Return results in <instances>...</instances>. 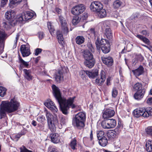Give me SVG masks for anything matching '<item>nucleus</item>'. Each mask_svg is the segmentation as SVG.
Wrapping results in <instances>:
<instances>
[{
    "label": "nucleus",
    "instance_id": "obj_16",
    "mask_svg": "<svg viewBox=\"0 0 152 152\" xmlns=\"http://www.w3.org/2000/svg\"><path fill=\"white\" fill-rule=\"evenodd\" d=\"M145 92V90L143 89L142 91H137L134 94V97L137 100H140L142 99Z\"/></svg>",
    "mask_w": 152,
    "mask_h": 152
},
{
    "label": "nucleus",
    "instance_id": "obj_18",
    "mask_svg": "<svg viewBox=\"0 0 152 152\" xmlns=\"http://www.w3.org/2000/svg\"><path fill=\"white\" fill-rule=\"evenodd\" d=\"M132 72L136 77L139 76L144 72V68L142 66H140L138 68L132 70Z\"/></svg>",
    "mask_w": 152,
    "mask_h": 152
},
{
    "label": "nucleus",
    "instance_id": "obj_1",
    "mask_svg": "<svg viewBox=\"0 0 152 152\" xmlns=\"http://www.w3.org/2000/svg\"><path fill=\"white\" fill-rule=\"evenodd\" d=\"M53 94L58 102L60 109L62 113L67 115L68 113V110L71 107L74 109L77 107V106L73 104L75 97H70L67 100L64 98L61 97L60 91L59 89L55 85L52 86Z\"/></svg>",
    "mask_w": 152,
    "mask_h": 152
},
{
    "label": "nucleus",
    "instance_id": "obj_4",
    "mask_svg": "<svg viewBox=\"0 0 152 152\" xmlns=\"http://www.w3.org/2000/svg\"><path fill=\"white\" fill-rule=\"evenodd\" d=\"M133 115L135 117L137 118L140 116L148 117L149 116L152 115V108L149 107L146 109L142 108L136 109L133 111Z\"/></svg>",
    "mask_w": 152,
    "mask_h": 152
},
{
    "label": "nucleus",
    "instance_id": "obj_37",
    "mask_svg": "<svg viewBox=\"0 0 152 152\" xmlns=\"http://www.w3.org/2000/svg\"><path fill=\"white\" fill-rule=\"evenodd\" d=\"M15 20H16L15 25L17 24L18 22H21L23 21H24L22 14H20L17 17L15 16Z\"/></svg>",
    "mask_w": 152,
    "mask_h": 152
},
{
    "label": "nucleus",
    "instance_id": "obj_36",
    "mask_svg": "<svg viewBox=\"0 0 152 152\" xmlns=\"http://www.w3.org/2000/svg\"><path fill=\"white\" fill-rule=\"evenodd\" d=\"M133 89L137 91H142L143 88H142V85L141 83H137L133 86Z\"/></svg>",
    "mask_w": 152,
    "mask_h": 152
},
{
    "label": "nucleus",
    "instance_id": "obj_20",
    "mask_svg": "<svg viewBox=\"0 0 152 152\" xmlns=\"http://www.w3.org/2000/svg\"><path fill=\"white\" fill-rule=\"evenodd\" d=\"M22 14L24 21H27L31 18L33 16V14L29 11L25 12Z\"/></svg>",
    "mask_w": 152,
    "mask_h": 152
},
{
    "label": "nucleus",
    "instance_id": "obj_25",
    "mask_svg": "<svg viewBox=\"0 0 152 152\" xmlns=\"http://www.w3.org/2000/svg\"><path fill=\"white\" fill-rule=\"evenodd\" d=\"M59 30L57 31L56 32L57 37L59 43L61 45L63 44L64 39L63 37V34Z\"/></svg>",
    "mask_w": 152,
    "mask_h": 152
},
{
    "label": "nucleus",
    "instance_id": "obj_62",
    "mask_svg": "<svg viewBox=\"0 0 152 152\" xmlns=\"http://www.w3.org/2000/svg\"><path fill=\"white\" fill-rule=\"evenodd\" d=\"M50 152H59L58 149L56 148H52Z\"/></svg>",
    "mask_w": 152,
    "mask_h": 152
},
{
    "label": "nucleus",
    "instance_id": "obj_48",
    "mask_svg": "<svg viewBox=\"0 0 152 152\" xmlns=\"http://www.w3.org/2000/svg\"><path fill=\"white\" fill-rule=\"evenodd\" d=\"M8 0H1V7H4L7 4Z\"/></svg>",
    "mask_w": 152,
    "mask_h": 152
},
{
    "label": "nucleus",
    "instance_id": "obj_19",
    "mask_svg": "<svg viewBox=\"0 0 152 152\" xmlns=\"http://www.w3.org/2000/svg\"><path fill=\"white\" fill-rule=\"evenodd\" d=\"M95 63V61L94 58L89 60H85L84 64L86 67L91 68L94 66Z\"/></svg>",
    "mask_w": 152,
    "mask_h": 152
},
{
    "label": "nucleus",
    "instance_id": "obj_55",
    "mask_svg": "<svg viewBox=\"0 0 152 152\" xmlns=\"http://www.w3.org/2000/svg\"><path fill=\"white\" fill-rule=\"evenodd\" d=\"M19 37V35L18 34H17L16 35V37L15 38V40L14 42L15 43V45L14 46V47L15 48L16 47V44L17 43V41Z\"/></svg>",
    "mask_w": 152,
    "mask_h": 152
},
{
    "label": "nucleus",
    "instance_id": "obj_12",
    "mask_svg": "<svg viewBox=\"0 0 152 152\" xmlns=\"http://www.w3.org/2000/svg\"><path fill=\"white\" fill-rule=\"evenodd\" d=\"M20 50L22 56L24 57L29 56L31 53L29 48L27 45H21L20 48Z\"/></svg>",
    "mask_w": 152,
    "mask_h": 152
},
{
    "label": "nucleus",
    "instance_id": "obj_42",
    "mask_svg": "<svg viewBox=\"0 0 152 152\" xmlns=\"http://www.w3.org/2000/svg\"><path fill=\"white\" fill-rule=\"evenodd\" d=\"M48 26L51 34L53 35L55 31L53 26L51 25V23L50 22L48 23Z\"/></svg>",
    "mask_w": 152,
    "mask_h": 152
},
{
    "label": "nucleus",
    "instance_id": "obj_10",
    "mask_svg": "<svg viewBox=\"0 0 152 152\" xmlns=\"http://www.w3.org/2000/svg\"><path fill=\"white\" fill-rule=\"evenodd\" d=\"M45 105L53 113L56 115L58 110L53 102L50 100H48L44 103Z\"/></svg>",
    "mask_w": 152,
    "mask_h": 152
},
{
    "label": "nucleus",
    "instance_id": "obj_31",
    "mask_svg": "<svg viewBox=\"0 0 152 152\" xmlns=\"http://www.w3.org/2000/svg\"><path fill=\"white\" fill-rule=\"evenodd\" d=\"M146 149L148 152L152 151V142L151 141L148 140L145 144Z\"/></svg>",
    "mask_w": 152,
    "mask_h": 152
},
{
    "label": "nucleus",
    "instance_id": "obj_58",
    "mask_svg": "<svg viewBox=\"0 0 152 152\" xmlns=\"http://www.w3.org/2000/svg\"><path fill=\"white\" fill-rule=\"evenodd\" d=\"M111 77H109L106 80V84L107 86H109L111 85L110 83V80H111Z\"/></svg>",
    "mask_w": 152,
    "mask_h": 152
},
{
    "label": "nucleus",
    "instance_id": "obj_46",
    "mask_svg": "<svg viewBox=\"0 0 152 152\" xmlns=\"http://www.w3.org/2000/svg\"><path fill=\"white\" fill-rule=\"evenodd\" d=\"M45 117L43 115L39 116L37 119V121L41 123H43V122L45 121Z\"/></svg>",
    "mask_w": 152,
    "mask_h": 152
},
{
    "label": "nucleus",
    "instance_id": "obj_14",
    "mask_svg": "<svg viewBox=\"0 0 152 152\" xmlns=\"http://www.w3.org/2000/svg\"><path fill=\"white\" fill-rule=\"evenodd\" d=\"M102 60L104 64L108 66H110L113 65V60L110 56L102 57Z\"/></svg>",
    "mask_w": 152,
    "mask_h": 152
},
{
    "label": "nucleus",
    "instance_id": "obj_61",
    "mask_svg": "<svg viewBox=\"0 0 152 152\" xmlns=\"http://www.w3.org/2000/svg\"><path fill=\"white\" fill-rule=\"evenodd\" d=\"M56 11L58 14H60L61 12V9L56 8Z\"/></svg>",
    "mask_w": 152,
    "mask_h": 152
},
{
    "label": "nucleus",
    "instance_id": "obj_27",
    "mask_svg": "<svg viewBox=\"0 0 152 152\" xmlns=\"http://www.w3.org/2000/svg\"><path fill=\"white\" fill-rule=\"evenodd\" d=\"M117 128H116L115 129V131L110 130L108 131L107 133V135L109 139L115 137L116 135L115 130H117Z\"/></svg>",
    "mask_w": 152,
    "mask_h": 152
},
{
    "label": "nucleus",
    "instance_id": "obj_3",
    "mask_svg": "<svg viewBox=\"0 0 152 152\" xmlns=\"http://www.w3.org/2000/svg\"><path fill=\"white\" fill-rule=\"evenodd\" d=\"M86 118L85 113L80 112L78 113L73 118V123L74 125L79 129L83 128L85 126Z\"/></svg>",
    "mask_w": 152,
    "mask_h": 152
},
{
    "label": "nucleus",
    "instance_id": "obj_6",
    "mask_svg": "<svg viewBox=\"0 0 152 152\" xmlns=\"http://www.w3.org/2000/svg\"><path fill=\"white\" fill-rule=\"evenodd\" d=\"M15 15L13 10L7 11L5 13V18L8 21L4 23L5 27L10 28L15 25L16 20H15Z\"/></svg>",
    "mask_w": 152,
    "mask_h": 152
},
{
    "label": "nucleus",
    "instance_id": "obj_38",
    "mask_svg": "<svg viewBox=\"0 0 152 152\" xmlns=\"http://www.w3.org/2000/svg\"><path fill=\"white\" fill-rule=\"evenodd\" d=\"M7 89L5 88L0 86V96L4 97L6 94Z\"/></svg>",
    "mask_w": 152,
    "mask_h": 152
},
{
    "label": "nucleus",
    "instance_id": "obj_47",
    "mask_svg": "<svg viewBox=\"0 0 152 152\" xmlns=\"http://www.w3.org/2000/svg\"><path fill=\"white\" fill-rule=\"evenodd\" d=\"M145 130L147 134L152 136V127H148Z\"/></svg>",
    "mask_w": 152,
    "mask_h": 152
},
{
    "label": "nucleus",
    "instance_id": "obj_39",
    "mask_svg": "<svg viewBox=\"0 0 152 152\" xmlns=\"http://www.w3.org/2000/svg\"><path fill=\"white\" fill-rule=\"evenodd\" d=\"M104 132L102 131H98L96 132V135L97 138L98 140L105 137L104 135Z\"/></svg>",
    "mask_w": 152,
    "mask_h": 152
},
{
    "label": "nucleus",
    "instance_id": "obj_34",
    "mask_svg": "<svg viewBox=\"0 0 152 152\" xmlns=\"http://www.w3.org/2000/svg\"><path fill=\"white\" fill-rule=\"evenodd\" d=\"M136 37L146 44H149L150 41L147 38L140 34L137 35Z\"/></svg>",
    "mask_w": 152,
    "mask_h": 152
},
{
    "label": "nucleus",
    "instance_id": "obj_49",
    "mask_svg": "<svg viewBox=\"0 0 152 152\" xmlns=\"http://www.w3.org/2000/svg\"><path fill=\"white\" fill-rule=\"evenodd\" d=\"M23 0H10V3L12 4H19Z\"/></svg>",
    "mask_w": 152,
    "mask_h": 152
},
{
    "label": "nucleus",
    "instance_id": "obj_60",
    "mask_svg": "<svg viewBox=\"0 0 152 152\" xmlns=\"http://www.w3.org/2000/svg\"><path fill=\"white\" fill-rule=\"evenodd\" d=\"M66 119L62 117L61 120V123L63 124H65L66 122Z\"/></svg>",
    "mask_w": 152,
    "mask_h": 152
},
{
    "label": "nucleus",
    "instance_id": "obj_40",
    "mask_svg": "<svg viewBox=\"0 0 152 152\" xmlns=\"http://www.w3.org/2000/svg\"><path fill=\"white\" fill-rule=\"evenodd\" d=\"M80 18L78 16H76L74 17L72 22L74 25H76L80 22Z\"/></svg>",
    "mask_w": 152,
    "mask_h": 152
},
{
    "label": "nucleus",
    "instance_id": "obj_63",
    "mask_svg": "<svg viewBox=\"0 0 152 152\" xmlns=\"http://www.w3.org/2000/svg\"><path fill=\"white\" fill-rule=\"evenodd\" d=\"M24 134L21 133L20 134H18L16 135L15 136V138H17L18 139H19L21 135H23Z\"/></svg>",
    "mask_w": 152,
    "mask_h": 152
},
{
    "label": "nucleus",
    "instance_id": "obj_35",
    "mask_svg": "<svg viewBox=\"0 0 152 152\" xmlns=\"http://www.w3.org/2000/svg\"><path fill=\"white\" fill-rule=\"evenodd\" d=\"M71 148L74 150L76 149V147L77 146V140L75 138H74L71 141L69 144Z\"/></svg>",
    "mask_w": 152,
    "mask_h": 152
},
{
    "label": "nucleus",
    "instance_id": "obj_13",
    "mask_svg": "<svg viewBox=\"0 0 152 152\" xmlns=\"http://www.w3.org/2000/svg\"><path fill=\"white\" fill-rule=\"evenodd\" d=\"M114 111L111 109H107L103 113L102 116L104 119H107L113 117L115 115Z\"/></svg>",
    "mask_w": 152,
    "mask_h": 152
},
{
    "label": "nucleus",
    "instance_id": "obj_15",
    "mask_svg": "<svg viewBox=\"0 0 152 152\" xmlns=\"http://www.w3.org/2000/svg\"><path fill=\"white\" fill-rule=\"evenodd\" d=\"M63 74L62 70H58V72L55 73L54 75V77L57 82L60 83L61 81L63 80Z\"/></svg>",
    "mask_w": 152,
    "mask_h": 152
},
{
    "label": "nucleus",
    "instance_id": "obj_41",
    "mask_svg": "<svg viewBox=\"0 0 152 152\" xmlns=\"http://www.w3.org/2000/svg\"><path fill=\"white\" fill-rule=\"evenodd\" d=\"M108 120V121H109L110 129L114 128L116 125V122L115 120L113 119Z\"/></svg>",
    "mask_w": 152,
    "mask_h": 152
},
{
    "label": "nucleus",
    "instance_id": "obj_64",
    "mask_svg": "<svg viewBox=\"0 0 152 152\" xmlns=\"http://www.w3.org/2000/svg\"><path fill=\"white\" fill-rule=\"evenodd\" d=\"M31 124L34 126H35L37 124V122L34 120L32 121Z\"/></svg>",
    "mask_w": 152,
    "mask_h": 152
},
{
    "label": "nucleus",
    "instance_id": "obj_54",
    "mask_svg": "<svg viewBox=\"0 0 152 152\" xmlns=\"http://www.w3.org/2000/svg\"><path fill=\"white\" fill-rule=\"evenodd\" d=\"M38 124L37 125L38 128L40 130H43L44 129V124L43 123Z\"/></svg>",
    "mask_w": 152,
    "mask_h": 152
},
{
    "label": "nucleus",
    "instance_id": "obj_30",
    "mask_svg": "<svg viewBox=\"0 0 152 152\" xmlns=\"http://www.w3.org/2000/svg\"><path fill=\"white\" fill-rule=\"evenodd\" d=\"M75 41L77 44L81 45L84 43L85 38L83 36H78L75 38Z\"/></svg>",
    "mask_w": 152,
    "mask_h": 152
},
{
    "label": "nucleus",
    "instance_id": "obj_2",
    "mask_svg": "<svg viewBox=\"0 0 152 152\" xmlns=\"http://www.w3.org/2000/svg\"><path fill=\"white\" fill-rule=\"evenodd\" d=\"M19 105V103L15 99H11L10 102L2 101L0 106V119L6 117V112L10 113L17 110Z\"/></svg>",
    "mask_w": 152,
    "mask_h": 152
},
{
    "label": "nucleus",
    "instance_id": "obj_21",
    "mask_svg": "<svg viewBox=\"0 0 152 152\" xmlns=\"http://www.w3.org/2000/svg\"><path fill=\"white\" fill-rule=\"evenodd\" d=\"M104 34L107 39H111L113 37L112 31L108 26H106V28L104 31Z\"/></svg>",
    "mask_w": 152,
    "mask_h": 152
},
{
    "label": "nucleus",
    "instance_id": "obj_29",
    "mask_svg": "<svg viewBox=\"0 0 152 152\" xmlns=\"http://www.w3.org/2000/svg\"><path fill=\"white\" fill-rule=\"evenodd\" d=\"M99 144L102 147H105L107 144L108 141L107 138L105 137L99 140Z\"/></svg>",
    "mask_w": 152,
    "mask_h": 152
},
{
    "label": "nucleus",
    "instance_id": "obj_56",
    "mask_svg": "<svg viewBox=\"0 0 152 152\" xmlns=\"http://www.w3.org/2000/svg\"><path fill=\"white\" fill-rule=\"evenodd\" d=\"M39 38L40 39H42L44 37V34L43 32H40L38 33Z\"/></svg>",
    "mask_w": 152,
    "mask_h": 152
},
{
    "label": "nucleus",
    "instance_id": "obj_57",
    "mask_svg": "<svg viewBox=\"0 0 152 152\" xmlns=\"http://www.w3.org/2000/svg\"><path fill=\"white\" fill-rule=\"evenodd\" d=\"M141 33L145 36H148L149 35L148 32L146 30H143L141 32Z\"/></svg>",
    "mask_w": 152,
    "mask_h": 152
},
{
    "label": "nucleus",
    "instance_id": "obj_9",
    "mask_svg": "<svg viewBox=\"0 0 152 152\" xmlns=\"http://www.w3.org/2000/svg\"><path fill=\"white\" fill-rule=\"evenodd\" d=\"M60 22L61 24V29L64 35H66L68 34L69 31L67 28V25L65 19L61 15L59 16Z\"/></svg>",
    "mask_w": 152,
    "mask_h": 152
},
{
    "label": "nucleus",
    "instance_id": "obj_43",
    "mask_svg": "<svg viewBox=\"0 0 152 152\" xmlns=\"http://www.w3.org/2000/svg\"><path fill=\"white\" fill-rule=\"evenodd\" d=\"M99 77L100 79L102 80V81L100 82H104L105 80V74L103 71L102 70L100 73Z\"/></svg>",
    "mask_w": 152,
    "mask_h": 152
},
{
    "label": "nucleus",
    "instance_id": "obj_5",
    "mask_svg": "<svg viewBox=\"0 0 152 152\" xmlns=\"http://www.w3.org/2000/svg\"><path fill=\"white\" fill-rule=\"evenodd\" d=\"M45 113L49 129L52 132H54L56 130L55 124L58 122L57 117L54 116L50 113L47 110L45 111Z\"/></svg>",
    "mask_w": 152,
    "mask_h": 152
},
{
    "label": "nucleus",
    "instance_id": "obj_23",
    "mask_svg": "<svg viewBox=\"0 0 152 152\" xmlns=\"http://www.w3.org/2000/svg\"><path fill=\"white\" fill-rule=\"evenodd\" d=\"M83 57L85 60H89L94 58L92 54L89 51L87 50H85L84 51Z\"/></svg>",
    "mask_w": 152,
    "mask_h": 152
},
{
    "label": "nucleus",
    "instance_id": "obj_8",
    "mask_svg": "<svg viewBox=\"0 0 152 152\" xmlns=\"http://www.w3.org/2000/svg\"><path fill=\"white\" fill-rule=\"evenodd\" d=\"M84 5L80 4L74 7L72 9L71 12L75 15H78L83 13L85 10Z\"/></svg>",
    "mask_w": 152,
    "mask_h": 152
},
{
    "label": "nucleus",
    "instance_id": "obj_45",
    "mask_svg": "<svg viewBox=\"0 0 152 152\" xmlns=\"http://www.w3.org/2000/svg\"><path fill=\"white\" fill-rule=\"evenodd\" d=\"M112 96L113 98H115L118 94V90L115 88H113L112 91Z\"/></svg>",
    "mask_w": 152,
    "mask_h": 152
},
{
    "label": "nucleus",
    "instance_id": "obj_52",
    "mask_svg": "<svg viewBox=\"0 0 152 152\" xmlns=\"http://www.w3.org/2000/svg\"><path fill=\"white\" fill-rule=\"evenodd\" d=\"M42 50V49L40 48H37L35 50V55L36 56L38 55L41 52Z\"/></svg>",
    "mask_w": 152,
    "mask_h": 152
},
{
    "label": "nucleus",
    "instance_id": "obj_24",
    "mask_svg": "<svg viewBox=\"0 0 152 152\" xmlns=\"http://www.w3.org/2000/svg\"><path fill=\"white\" fill-rule=\"evenodd\" d=\"M25 73V77L28 80H30L32 79V76L31 75V71L30 70H27L24 69L23 70Z\"/></svg>",
    "mask_w": 152,
    "mask_h": 152
},
{
    "label": "nucleus",
    "instance_id": "obj_26",
    "mask_svg": "<svg viewBox=\"0 0 152 152\" xmlns=\"http://www.w3.org/2000/svg\"><path fill=\"white\" fill-rule=\"evenodd\" d=\"M86 74L89 78H94L98 75V72L97 70H95L92 72L86 71Z\"/></svg>",
    "mask_w": 152,
    "mask_h": 152
},
{
    "label": "nucleus",
    "instance_id": "obj_33",
    "mask_svg": "<svg viewBox=\"0 0 152 152\" xmlns=\"http://www.w3.org/2000/svg\"><path fill=\"white\" fill-rule=\"evenodd\" d=\"M101 125L104 129H110L108 120L102 121L101 123Z\"/></svg>",
    "mask_w": 152,
    "mask_h": 152
},
{
    "label": "nucleus",
    "instance_id": "obj_50",
    "mask_svg": "<svg viewBox=\"0 0 152 152\" xmlns=\"http://www.w3.org/2000/svg\"><path fill=\"white\" fill-rule=\"evenodd\" d=\"M20 152H32L31 151L28 150L24 146H22L20 148Z\"/></svg>",
    "mask_w": 152,
    "mask_h": 152
},
{
    "label": "nucleus",
    "instance_id": "obj_32",
    "mask_svg": "<svg viewBox=\"0 0 152 152\" xmlns=\"http://www.w3.org/2000/svg\"><path fill=\"white\" fill-rule=\"evenodd\" d=\"M122 2L119 0H116L114 2L113 6L115 9H118L122 5Z\"/></svg>",
    "mask_w": 152,
    "mask_h": 152
},
{
    "label": "nucleus",
    "instance_id": "obj_44",
    "mask_svg": "<svg viewBox=\"0 0 152 152\" xmlns=\"http://www.w3.org/2000/svg\"><path fill=\"white\" fill-rule=\"evenodd\" d=\"M87 48L88 49V50L90 51L91 52H94V48L92 44L91 43V42H88L87 45Z\"/></svg>",
    "mask_w": 152,
    "mask_h": 152
},
{
    "label": "nucleus",
    "instance_id": "obj_22",
    "mask_svg": "<svg viewBox=\"0 0 152 152\" xmlns=\"http://www.w3.org/2000/svg\"><path fill=\"white\" fill-rule=\"evenodd\" d=\"M19 63L20 64V66L21 68H27L29 66V62L25 61L20 56L19 57Z\"/></svg>",
    "mask_w": 152,
    "mask_h": 152
},
{
    "label": "nucleus",
    "instance_id": "obj_59",
    "mask_svg": "<svg viewBox=\"0 0 152 152\" xmlns=\"http://www.w3.org/2000/svg\"><path fill=\"white\" fill-rule=\"evenodd\" d=\"M147 103L149 104H152V97L149 98L147 99Z\"/></svg>",
    "mask_w": 152,
    "mask_h": 152
},
{
    "label": "nucleus",
    "instance_id": "obj_11",
    "mask_svg": "<svg viewBox=\"0 0 152 152\" xmlns=\"http://www.w3.org/2000/svg\"><path fill=\"white\" fill-rule=\"evenodd\" d=\"M90 7L91 11L97 12L102 8L103 5L99 1H95L91 3Z\"/></svg>",
    "mask_w": 152,
    "mask_h": 152
},
{
    "label": "nucleus",
    "instance_id": "obj_7",
    "mask_svg": "<svg viewBox=\"0 0 152 152\" xmlns=\"http://www.w3.org/2000/svg\"><path fill=\"white\" fill-rule=\"evenodd\" d=\"M95 44L97 49L101 48L104 53H107L110 51L109 43L106 39H102L100 41L99 39L97 38Z\"/></svg>",
    "mask_w": 152,
    "mask_h": 152
},
{
    "label": "nucleus",
    "instance_id": "obj_53",
    "mask_svg": "<svg viewBox=\"0 0 152 152\" xmlns=\"http://www.w3.org/2000/svg\"><path fill=\"white\" fill-rule=\"evenodd\" d=\"M87 71L81 70L79 72L80 75L82 78H83L85 77V74H86V72Z\"/></svg>",
    "mask_w": 152,
    "mask_h": 152
},
{
    "label": "nucleus",
    "instance_id": "obj_28",
    "mask_svg": "<svg viewBox=\"0 0 152 152\" xmlns=\"http://www.w3.org/2000/svg\"><path fill=\"white\" fill-rule=\"evenodd\" d=\"M97 13H98L99 16L101 18L105 17L107 16V12L106 10L102 8L100 9Z\"/></svg>",
    "mask_w": 152,
    "mask_h": 152
},
{
    "label": "nucleus",
    "instance_id": "obj_17",
    "mask_svg": "<svg viewBox=\"0 0 152 152\" xmlns=\"http://www.w3.org/2000/svg\"><path fill=\"white\" fill-rule=\"evenodd\" d=\"M51 141L54 143H57L60 141V137L59 134L57 133H52L50 135Z\"/></svg>",
    "mask_w": 152,
    "mask_h": 152
},
{
    "label": "nucleus",
    "instance_id": "obj_51",
    "mask_svg": "<svg viewBox=\"0 0 152 152\" xmlns=\"http://www.w3.org/2000/svg\"><path fill=\"white\" fill-rule=\"evenodd\" d=\"M101 81H102V80L100 79L99 77H98L96 80V83L98 85H102L104 82H101Z\"/></svg>",
    "mask_w": 152,
    "mask_h": 152
}]
</instances>
